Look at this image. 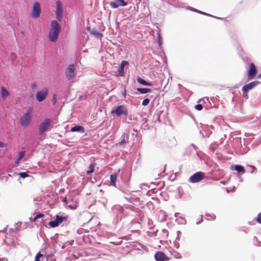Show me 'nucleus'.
I'll return each instance as SVG.
<instances>
[{"label": "nucleus", "mask_w": 261, "mask_h": 261, "mask_svg": "<svg viewBox=\"0 0 261 261\" xmlns=\"http://www.w3.org/2000/svg\"><path fill=\"white\" fill-rule=\"evenodd\" d=\"M61 27L56 20H53L50 23V29L48 33V38L51 42H55L58 39Z\"/></svg>", "instance_id": "f257e3e1"}, {"label": "nucleus", "mask_w": 261, "mask_h": 261, "mask_svg": "<svg viewBox=\"0 0 261 261\" xmlns=\"http://www.w3.org/2000/svg\"><path fill=\"white\" fill-rule=\"evenodd\" d=\"M32 122V109H28L20 119V124L22 127L29 126Z\"/></svg>", "instance_id": "f03ea898"}, {"label": "nucleus", "mask_w": 261, "mask_h": 261, "mask_svg": "<svg viewBox=\"0 0 261 261\" xmlns=\"http://www.w3.org/2000/svg\"><path fill=\"white\" fill-rule=\"evenodd\" d=\"M41 12L40 5L38 2H35L33 3L30 16L32 18L37 19L40 16Z\"/></svg>", "instance_id": "7ed1b4c3"}, {"label": "nucleus", "mask_w": 261, "mask_h": 261, "mask_svg": "<svg viewBox=\"0 0 261 261\" xmlns=\"http://www.w3.org/2000/svg\"><path fill=\"white\" fill-rule=\"evenodd\" d=\"M51 120L45 118L39 125L38 129L40 135H43L45 132L49 130L51 124Z\"/></svg>", "instance_id": "20e7f679"}, {"label": "nucleus", "mask_w": 261, "mask_h": 261, "mask_svg": "<svg viewBox=\"0 0 261 261\" xmlns=\"http://www.w3.org/2000/svg\"><path fill=\"white\" fill-rule=\"evenodd\" d=\"M205 177V173L202 172H197L190 177L189 181L196 183L202 180Z\"/></svg>", "instance_id": "39448f33"}, {"label": "nucleus", "mask_w": 261, "mask_h": 261, "mask_svg": "<svg viewBox=\"0 0 261 261\" xmlns=\"http://www.w3.org/2000/svg\"><path fill=\"white\" fill-rule=\"evenodd\" d=\"M48 95V90L44 88L40 91H38L36 94V99L38 102H42L45 99Z\"/></svg>", "instance_id": "423d86ee"}, {"label": "nucleus", "mask_w": 261, "mask_h": 261, "mask_svg": "<svg viewBox=\"0 0 261 261\" xmlns=\"http://www.w3.org/2000/svg\"><path fill=\"white\" fill-rule=\"evenodd\" d=\"M56 18L59 21H60L62 18V13H63L62 3L61 1L58 0L56 2Z\"/></svg>", "instance_id": "0eeeda50"}, {"label": "nucleus", "mask_w": 261, "mask_h": 261, "mask_svg": "<svg viewBox=\"0 0 261 261\" xmlns=\"http://www.w3.org/2000/svg\"><path fill=\"white\" fill-rule=\"evenodd\" d=\"M112 114H115L117 116H120L122 115L126 116L127 115V111L126 108L123 106H119L117 107L115 110L112 111Z\"/></svg>", "instance_id": "6e6552de"}, {"label": "nucleus", "mask_w": 261, "mask_h": 261, "mask_svg": "<svg viewBox=\"0 0 261 261\" xmlns=\"http://www.w3.org/2000/svg\"><path fill=\"white\" fill-rule=\"evenodd\" d=\"M75 66L73 64L69 65L66 70V77L68 80H71L75 76Z\"/></svg>", "instance_id": "1a4fd4ad"}, {"label": "nucleus", "mask_w": 261, "mask_h": 261, "mask_svg": "<svg viewBox=\"0 0 261 261\" xmlns=\"http://www.w3.org/2000/svg\"><path fill=\"white\" fill-rule=\"evenodd\" d=\"M109 5L112 8L115 9L119 7L126 6L127 3L123 0H114L113 2H110Z\"/></svg>", "instance_id": "9d476101"}, {"label": "nucleus", "mask_w": 261, "mask_h": 261, "mask_svg": "<svg viewBox=\"0 0 261 261\" xmlns=\"http://www.w3.org/2000/svg\"><path fill=\"white\" fill-rule=\"evenodd\" d=\"M154 258L157 261H167L170 259L164 253L161 251H158L154 254Z\"/></svg>", "instance_id": "9b49d317"}, {"label": "nucleus", "mask_w": 261, "mask_h": 261, "mask_svg": "<svg viewBox=\"0 0 261 261\" xmlns=\"http://www.w3.org/2000/svg\"><path fill=\"white\" fill-rule=\"evenodd\" d=\"M256 74V69L254 63L250 64L249 69L248 71V77L249 79H252Z\"/></svg>", "instance_id": "f8f14e48"}, {"label": "nucleus", "mask_w": 261, "mask_h": 261, "mask_svg": "<svg viewBox=\"0 0 261 261\" xmlns=\"http://www.w3.org/2000/svg\"><path fill=\"white\" fill-rule=\"evenodd\" d=\"M260 83V82L256 81L252 82L244 86L242 88V91L245 90V91H248L249 90H250L252 89L253 88H254L255 86H256Z\"/></svg>", "instance_id": "ddd939ff"}, {"label": "nucleus", "mask_w": 261, "mask_h": 261, "mask_svg": "<svg viewBox=\"0 0 261 261\" xmlns=\"http://www.w3.org/2000/svg\"><path fill=\"white\" fill-rule=\"evenodd\" d=\"M1 94L2 98L3 100H5L6 98L10 95L9 92L4 87H1Z\"/></svg>", "instance_id": "4468645a"}, {"label": "nucleus", "mask_w": 261, "mask_h": 261, "mask_svg": "<svg viewBox=\"0 0 261 261\" xmlns=\"http://www.w3.org/2000/svg\"><path fill=\"white\" fill-rule=\"evenodd\" d=\"M71 132H77L81 133H84L85 132L84 128L80 125H75L71 128Z\"/></svg>", "instance_id": "2eb2a0df"}, {"label": "nucleus", "mask_w": 261, "mask_h": 261, "mask_svg": "<svg viewBox=\"0 0 261 261\" xmlns=\"http://www.w3.org/2000/svg\"><path fill=\"white\" fill-rule=\"evenodd\" d=\"M117 173H114L113 174L111 175L110 176V180H111V185L114 187L116 186V180L117 178Z\"/></svg>", "instance_id": "dca6fc26"}, {"label": "nucleus", "mask_w": 261, "mask_h": 261, "mask_svg": "<svg viewBox=\"0 0 261 261\" xmlns=\"http://www.w3.org/2000/svg\"><path fill=\"white\" fill-rule=\"evenodd\" d=\"M137 81L139 83H140L143 85H144V86H151L152 85V84L151 83H149V82L146 81L145 80H144L141 78H140V77L137 79Z\"/></svg>", "instance_id": "f3484780"}, {"label": "nucleus", "mask_w": 261, "mask_h": 261, "mask_svg": "<svg viewBox=\"0 0 261 261\" xmlns=\"http://www.w3.org/2000/svg\"><path fill=\"white\" fill-rule=\"evenodd\" d=\"M95 165H96V164L94 163H91L89 165L88 170L86 172V174L87 175H89L94 171V167H95Z\"/></svg>", "instance_id": "a211bd4d"}, {"label": "nucleus", "mask_w": 261, "mask_h": 261, "mask_svg": "<svg viewBox=\"0 0 261 261\" xmlns=\"http://www.w3.org/2000/svg\"><path fill=\"white\" fill-rule=\"evenodd\" d=\"M56 217L59 224L62 223L64 220H66L68 218L67 216H61L58 215H57Z\"/></svg>", "instance_id": "6ab92c4d"}, {"label": "nucleus", "mask_w": 261, "mask_h": 261, "mask_svg": "<svg viewBox=\"0 0 261 261\" xmlns=\"http://www.w3.org/2000/svg\"><path fill=\"white\" fill-rule=\"evenodd\" d=\"M137 90L141 94H145L151 92V89L146 88H138Z\"/></svg>", "instance_id": "aec40b11"}, {"label": "nucleus", "mask_w": 261, "mask_h": 261, "mask_svg": "<svg viewBox=\"0 0 261 261\" xmlns=\"http://www.w3.org/2000/svg\"><path fill=\"white\" fill-rule=\"evenodd\" d=\"M235 169L239 173H240V172L245 173V170L244 167H243L241 165H236L235 166Z\"/></svg>", "instance_id": "412c9836"}, {"label": "nucleus", "mask_w": 261, "mask_h": 261, "mask_svg": "<svg viewBox=\"0 0 261 261\" xmlns=\"http://www.w3.org/2000/svg\"><path fill=\"white\" fill-rule=\"evenodd\" d=\"M48 225L51 227H56L59 226V224H58V221L56 219L55 221H50L48 223Z\"/></svg>", "instance_id": "4be33fe9"}, {"label": "nucleus", "mask_w": 261, "mask_h": 261, "mask_svg": "<svg viewBox=\"0 0 261 261\" xmlns=\"http://www.w3.org/2000/svg\"><path fill=\"white\" fill-rule=\"evenodd\" d=\"M41 258H43V255L39 252L36 254L34 261H41Z\"/></svg>", "instance_id": "5701e85b"}, {"label": "nucleus", "mask_w": 261, "mask_h": 261, "mask_svg": "<svg viewBox=\"0 0 261 261\" xmlns=\"http://www.w3.org/2000/svg\"><path fill=\"white\" fill-rule=\"evenodd\" d=\"M43 216H44L43 214H38L33 219H32V218H30V219H31V221L34 222L37 219H38V218L43 217Z\"/></svg>", "instance_id": "b1692460"}, {"label": "nucleus", "mask_w": 261, "mask_h": 261, "mask_svg": "<svg viewBox=\"0 0 261 261\" xmlns=\"http://www.w3.org/2000/svg\"><path fill=\"white\" fill-rule=\"evenodd\" d=\"M18 175L20 177L23 178L29 176V174L27 172H20Z\"/></svg>", "instance_id": "393cba45"}, {"label": "nucleus", "mask_w": 261, "mask_h": 261, "mask_svg": "<svg viewBox=\"0 0 261 261\" xmlns=\"http://www.w3.org/2000/svg\"><path fill=\"white\" fill-rule=\"evenodd\" d=\"M149 102H150L149 99L146 98L143 100L142 105L144 106H146L149 104Z\"/></svg>", "instance_id": "a878e982"}, {"label": "nucleus", "mask_w": 261, "mask_h": 261, "mask_svg": "<svg viewBox=\"0 0 261 261\" xmlns=\"http://www.w3.org/2000/svg\"><path fill=\"white\" fill-rule=\"evenodd\" d=\"M126 140L125 138V136H122L121 138V140L119 142V144L121 145H124V144H126Z\"/></svg>", "instance_id": "bb28decb"}, {"label": "nucleus", "mask_w": 261, "mask_h": 261, "mask_svg": "<svg viewBox=\"0 0 261 261\" xmlns=\"http://www.w3.org/2000/svg\"><path fill=\"white\" fill-rule=\"evenodd\" d=\"M195 108L198 111H201L203 109V106L201 104H198V105L195 106Z\"/></svg>", "instance_id": "cd10ccee"}, {"label": "nucleus", "mask_w": 261, "mask_h": 261, "mask_svg": "<svg viewBox=\"0 0 261 261\" xmlns=\"http://www.w3.org/2000/svg\"><path fill=\"white\" fill-rule=\"evenodd\" d=\"M25 151H22L19 152L18 158L19 160H21L24 155Z\"/></svg>", "instance_id": "c85d7f7f"}, {"label": "nucleus", "mask_w": 261, "mask_h": 261, "mask_svg": "<svg viewBox=\"0 0 261 261\" xmlns=\"http://www.w3.org/2000/svg\"><path fill=\"white\" fill-rule=\"evenodd\" d=\"M173 255L174 257H175L176 258L180 259L182 258L181 255L178 252H175V254H173Z\"/></svg>", "instance_id": "c756f323"}, {"label": "nucleus", "mask_w": 261, "mask_h": 261, "mask_svg": "<svg viewBox=\"0 0 261 261\" xmlns=\"http://www.w3.org/2000/svg\"><path fill=\"white\" fill-rule=\"evenodd\" d=\"M57 99L56 98V94H54L53 97L52 99V102L53 103V105H55L57 103Z\"/></svg>", "instance_id": "7c9ffc66"}, {"label": "nucleus", "mask_w": 261, "mask_h": 261, "mask_svg": "<svg viewBox=\"0 0 261 261\" xmlns=\"http://www.w3.org/2000/svg\"><path fill=\"white\" fill-rule=\"evenodd\" d=\"M128 64V62L126 61H123L120 65V67H121V68H124L125 65H127Z\"/></svg>", "instance_id": "2f4dec72"}, {"label": "nucleus", "mask_w": 261, "mask_h": 261, "mask_svg": "<svg viewBox=\"0 0 261 261\" xmlns=\"http://www.w3.org/2000/svg\"><path fill=\"white\" fill-rule=\"evenodd\" d=\"M243 97L244 98H245L246 99H247L248 98V94H247V92H248V91H243Z\"/></svg>", "instance_id": "473e14b6"}, {"label": "nucleus", "mask_w": 261, "mask_h": 261, "mask_svg": "<svg viewBox=\"0 0 261 261\" xmlns=\"http://www.w3.org/2000/svg\"><path fill=\"white\" fill-rule=\"evenodd\" d=\"M256 221L258 223L261 224V214H259L258 215Z\"/></svg>", "instance_id": "72a5a7b5"}, {"label": "nucleus", "mask_w": 261, "mask_h": 261, "mask_svg": "<svg viewBox=\"0 0 261 261\" xmlns=\"http://www.w3.org/2000/svg\"><path fill=\"white\" fill-rule=\"evenodd\" d=\"M7 146V145L3 142L0 141V148H3Z\"/></svg>", "instance_id": "f704fd0d"}, {"label": "nucleus", "mask_w": 261, "mask_h": 261, "mask_svg": "<svg viewBox=\"0 0 261 261\" xmlns=\"http://www.w3.org/2000/svg\"><path fill=\"white\" fill-rule=\"evenodd\" d=\"M37 87V85L35 83H33L31 84V88L33 89H34L36 88Z\"/></svg>", "instance_id": "c9c22d12"}, {"label": "nucleus", "mask_w": 261, "mask_h": 261, "mask_svg": "<svg viewBox=\"0 0 261 261\" xmlns=\"http://www.w3.org/2000/svg\"><path fill=\"white\" fill-rule=\"evenodd\" d=\"M123 70H124V68H121V67H120L119 68V69H118V71L120 73H121L123 72Z\"/></svg>", "instance_id": "e433bc0d"}, {"label": "nucleus", "mask_w": 261, "mask_h": 261, "mask_svg": "<svg viewBox=\"0 0 261 261\" xmlns=\"http://www.w3.org/2000/svg\"><path fill=\"white\" fill-rule=\"evenodd\" d=\"M20 160H19V158H18L17 160H16V163L18 164Z\"/></svg>", "instance_id": "4c0bfd02"}, {"label": "nucleus", "mask_w": 261, "mask_h": 261, "mask_svg": "<svg viewBox=\"0 0 261 261\" xmlns=\"http://www.w3.org/2000/svg\"><path fill=\"white\" fill-rule=\"evenodd\" d=\"M257 79H261V73L257 75Z\"/></svg>", "instance_id": "58836bf2"}, {"label": "nucleus", "mask_w": 261, "mask_h": 261, "mask_svg": "<svg viewBox=\"0 0 261 261\" xmlns=\"http://www.w3.org/2000/svg\"><path fill=\"white\" fill-rule=\"evenodd\" d=\"M198 12H199V13H201V14H204V15H207L206 13H204V12H201V11H198Z\"/></svg>", "instance_id": "ea45409f"}, {"label": "nucleus", "mask_w": 261, "mask_h": 261, "mask_svg": "<svg viewBox=\"0 0 261 261\" xmlns=\"http://www.w3.org/2000/svg\"><path fill=\"white\" fill-rule=\"evenodd\" d=\"M163 231L164 232H168V231H167L166 229H164L163 230Z\"/></svg>", "instance_id": "a19ab883"}, {"label": "nucleus", "mask_w": 261, "mask_h": 261, "mask_svg": "<svg viewBox=\"0 0 261 261\" xmlns=\"http://www.w3.org/2000/svg\"><path fill=\"white\" fill-rule=\"evenodd\" d=\"M123 94H124V96L125 97V95H126V90H124V93H123Z\"/></svg>", "instance_id": "79ce46f5"}]
</instances>
